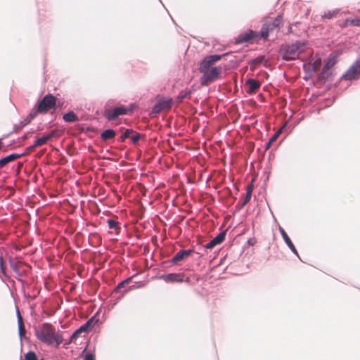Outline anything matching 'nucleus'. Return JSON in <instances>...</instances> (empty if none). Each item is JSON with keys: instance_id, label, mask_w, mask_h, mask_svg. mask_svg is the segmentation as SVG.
<instances>
[{"instance_id": "1", "label": "nucleus", "mask_w": 360, "mask_h": 360, "mask_svg": "<svg viewBox=\"0 0 360 360\" xmlns=\"http://www.w3.org/2000/svg\"><path fill=\"white\" fill-rule=\"evenodd\" d=\"M224 55H211L205 57L200 63L199 71L202 75L200 84L208 86L219 79L222 72L221 66H215V63L220 60Z\"/></svg>"}, {"instance_id": "5", "label": "nucleus", "mask_w": 360, "mask_h": 360, "mask_svg": "<svg viewBox=\"0 0 360 360\" xmlns=\"http://www.w3.org/2000/svg\"><path fill=\"white\" fill-rule=\"evenodd\" d=\"M283 15L281 14L278 15L272 22L268 21L264 23L261 30V37L262 39H266L269 32L275 29H279L283 26Z\"/></svg>"}, {"instance_id": "34", "label": "nucleus", "mask_w": 360, "mask_h": 360, "mask_svg": "<svg viewBox=\"0 0 360 360\" xmlns=\"http://www.w3.org/2000/svg\"><path fill=\"white\" fill-rule=\"evenodd\" d=\"M0 269L3 274H5V267L2 257H0Z\"/></svg>"}, {"instance_id": "12", "label": "nucleus", "mask_w": 360, "mask_h": 360, "mask_svg": "<svg viewBox=\"0 0 360 360\" xmlns=\"http://www.w3.org/2000/svg\"><path fill=\"white\" fill-rule=\"evenodd\" d=\"M225 236H226L225 232H221L214 238H213L210 242L207 243L205 247L207 249H212L217 245L221 243L224 240Z\"/></svg>"}, {"instance_id": "32", "label": "nucleus", "mask_w": 360, "mask_h": 360, "mask_svg": "<svg viewBox=\"0 0 360 360\" xmlns=\"http://www.w3.org/2000/svg\"><path fill=\"white\" fill-rule=\"evenodd\" d=\"M13 160L14 159H0V168L4 167L7 163Z\"/></svg>"}, {"instance_id": "14", "label": "nucleus", "mask_w": 360, "mask_h": 360, "mask_svg": "<svg viewBox=\"0 0 360 360\" xmlns=\"http://www.w3.org/2000/svg\"><path fill=\"white\" fill-rule=\"evenodd\" d=\"M245 85L249 87L248 91L249 94L255 93L256 91L260 87V83L254 79H248L245 82Z\"/></svg>"}, {"instance_id": "33", "label": "nucleus", "mask_w": 360, "mask_h": 360, "mask_svg": "<svg viewBox=\"0 0 360 360\" xmlns=\"http://www.w3.org/2000/svg\"><path fill=\"white\" fill-rule=\"evenodd\" d=\"M140 139V134H135L134 136L131 137V141L135 143H136Z\"/></svg>"}, {"instance_id": "18", "label": "nucleus", "mask_w": 360, "mask_h": 360, "mask_svg": "<svg viewBox=\"0 0 360 360\" xmlns=\"http://www.w3.org/2000/svg\"><path fill=\"white\" fill-rule=\"evenodd\" d=\"M115 136V131L113 129H107V130H105L101 134V139L103 141H107V140L114 138Z\"/></svg>"}, {"instance_id": "23", "label": "nucleus", "mask_w": 360, "mask_h": 360, "mask_svg": "<svg viewBox=\"0 0 360 360\" xmlns=\"http://www.w3.org/2000/svg\"><path fill=\"white\" fill-rule=\"evenodd\" d=\"M98 320L95 319L94 317H91L84 324V327L87 329V330L89 332L93 328L94 326L97 323Z\"/></svg>"}, {"instance_id": "3", "label": "nucleus", "mask_w": 360, "mask_h": 360, "mask_svg": "<svg viewBox=\"0 0 360 360\" xmlns=\"http://www.w3.org/2000/svg\"><path fill=\"white\" fill-rule=\"evenodd\" d=\"M56 103V98L51 94L45 96L43 99L38 103L37 112L31 113L30 116L26 118L24 121H22L19 125H16L15 131H18L25 125L31 122L36 116L37 113H46L50 109L53 108Z\"/></svg>"}, {"instance_id": "30", "label": "nucleus", "mask_w": 360, "mask_h": 360, "mask_svg": "<svg viewBox=\"0 0 360 360\" xmlns=\"http://www.w3.org/2000/svg\"><path fill=\"white\" fill-rule=\"evenodd\" d=\"M25 360H38L36 354L34 352H29L25 355Z\"/></svg>"}, {"instance_id": "6", "label": "nucleus", "mask_w": 360, "mask_h": 360, "mask_svg": "<svg viewBox=\"0 0 360 360\" xmlns=\"http://www.w3.org/2000/svg\"><path fill=\"white\" fill-rule=\"evenodd\" d=\"M262 38L261 37V31L259 32L249 30L245 32L240 34L236 39V44H243L245 42H250L254 40H259Z\"/></svg>"}, {"instance_id": "25", "label": "nucleus", "mask_w": 360, "mask_h": 360, "mask_svg": "<svg viewBox=\"0 0 360 360\" xmlns=\"http://www.w3.org/2000/svg\"><path fill=\"white\" fill-rule=\"evenodd\" d=\"M108 225L109 229H114V230L120 229L119 222L117 221H115L113 219H108Z\"/></svg>"}, {"instance_id": "26", "label": "nucleus", "mask_w": 360, "mask_h": 360, "mask_svg": "<svg viewBox=\"0 0 360 360\" xmlns=\"http://www.w3.org/2000/svg\"><path fill=\"white\" fill-rule=\"evenodd\" d=\"M281 134V131H278L277 132H276L269 139V142L267 143V145H266V148H269L271 145H272L278 139V137Z\"/></svg>"}, {"instance_id": "15", "label": "nucleus", "mask_w": 360, "mask_h": 360, "mask_svg": "<svg viewBox=\"0 0 360 360\" xmlns=\"http://www.w3.org/2000/svg\"><path fill=\"white\" fill-rule=\"evenodd\" d=\"M279 231L287 245L294 253L297 255V252L295 245H293L292 242L291 241L290 238H289L285 230L283 228L280 227Z\"/></svg>"}, {"instance_id": "16", "label": "nucleus", "mask_w": 360, "mask_h": 360, "mask_svg": "<svg viewBox=\"0 0 360 360\" xmlns=\"http://www.w3.org/2000/svg\"><path fill=\"white\" fill-rule=\"evenodd\" d=\"M17 315H18V328H19V335L20 337L25 336V328L23 323L22 317L20 315V313L19 310L17 311Z\"/></svg>"}, {"instance_id": "39", "label": "nucleus", "mask_w": 360, "mask_h": 360, "mask_svg": "<svg viewBox=\"0 0 360 360\" xmlns=\"http://www.w3.org/2000/svg\"><path fill=\"white\" fill-rule=\"evenodd\" d=\"M248 243H249L250 244H251V245H253L252 241H251V240H248Z\"/></svg>"}, {"instance_id": "29", "label": "nucleus", "mask_w": 360, "mask_h": 360, "mask_svg": "<svg viewBox=\"0 0 360 360\" xmlns=\"http://www.w3.org/2000/svg\"><path fill=\"white\" fill-rule=\"evenodd\" d=\"M134 131L132 129H127L120 136V141H124L127 138L129 137L131 134H133Z\"/></svg>"}, {"instance_id": "20", "label": "nucleus", "mask_w": 360, "mask_h": 360, "mask_svg": "<svg viewBox=\"0 0 360 360\" xmlns=\"http://www.w3.org/2000/svg\"><path fill=\"white\" fill-rule=\"evenodd\" d=\"M63 120L65 122H73L78 120V117L73 112H69L63 115Z\"/></svg>"}, {"instance_id": "35", "label": "nucleus", "mask_w": 360, "mask_h": 360, "mask_svg": "<svg viewBox=\"0 0 360 360\" xmlns=\"http://www.w3.org/2000/svg\"><path fill=\"white\" fill-rule=\"evenodd\" d=\"M84 360H95V356L92 354H87L85 356Z\"/></svg>"}, {"instance_id": "2", "label": "nucleus", "mask_w": 360, "mask_h": 360, "mask_svg": "<svg viewBox=\"0 0 360 360\" xmlns=\"http://www.w3.org/2000/svg\"><path fill=\"white\" fill-rule=\"evenodd\" d=\"M35 335L38 340L49 345L56 343L58 346L63 341V336L49 323H44L36 328Z\"/></svg>"}, {"instance_id": "9", "label": "nucleus", "mask_w": 360, "mask_h": 360, "mask_svg": "<svg viewBox=\"0 0 360 360\" xmlns=\"http://www.w3.org/2000/svg\"><path fill=\"white\" fill-rule=\"evenodd\" d=\"M172 104V99H162L160 100L153 108L152 112L155 114H158L164 110L169 109Z\"/></svg>"}, {"instance_id": "38", "label": "nucleus", "mask_w": 360, "mask_h": 360, "mask_svg": "<svg viewBox=\"0 0 360 360\" xmlns=\"http://www.w3.org/2000/svg\"><path fill=\"white\" fill-rule=\"evenodd\" d=\"M22 166V163H19L18 164V169H20V168Z\"/></svg>"}, {"instance_id": "21", "label": "nucleus", "mask_w": 360, "mask_h": 360, "mask_svg": "<svg viewBox=\"0 0 360 360\" xmlns=\"http://www.w3.org/2000/svg\"><path fill=\"white\" fill-rule=\"evenodd\" d=\"M345 25L360 27V17L354 18H347L345 22Z\"/></svg>"}, {"instance_id": "24", "label": "nucleus", "mask_w": 360, "mask_h": 360, "mask_svg": "<svg viewBox=\"0 0 360 360\" xmlns=\"http://www.w3.org/2000/svg\"><path fill=\"white\" fill-rule=\"evenodd\" d=\"M52 136V134H49V135H46V136H44L42 137H40V138H38L36 141H35V146H41L43 144H44L45 143H46V141Z\"/></svg>"}, {"instance_id": "28", "label": "nucleus", "mask_w": 360, "mask_h": 360, "mask_svg": "<svg viewBox=\"0 0 360 360\" xmlns=\"http://www.w3.org/2000/svg\"><path fill=\"white\" fill-rule=\"evenodd\" d=\"M338 11H328L324 13V14L323 15V17L328 18V19H331L336 16V15L338 14Z\"/></svg>"}, {"instance_id": "4", "label": "nucleus", "mask_w": 360, "mask_h": 360, "mask_svg": "<svg viewBox=\"0 0 360 360\" xmlns=\"http://www.w3.org/2000/svg\"><path fill=\"white\" fill-rule=\"evenodd\" d=\"M305 50L306 43L296 41L291 44L282 45L280 49V55L285 60H295Z\"/></svg>"}, {"instance_id": "41", "label": "nucleus", "mask_w": 360, "mask_h": 360, "mask_svg": "<svg viewBox=\"0 0 360 360\" xmlns=\"http://www.w3.org/2000/svg\"><path fill=\"white\" fill-rule=\"evenodd\" d=\"M162 159H159L160 164H162Z\"/></svg>"}, {"instance_id": "19", "label": "nucleus", "mask_w": 360, "mask_h": 360, "mask_svg": "<svg viewBox=\"0 0 360 360\" xmlns=\"http://www.w3.org/2000/svg\"><path fill=\"white\" fill-rule=\"evenodd\" d=\"M89 331L87 330V329L84 327V325H82L77 330H76L73 334L71 335L70 337V340L71 341H73L75 340H76L79 335L80 334H82V333H88Z\"/></svg>"}, {"instance_id": "13", "label": "nucleus", "mask_w": 360, "mask_h": 360, "mask_svg": "<svg viewBox=\"0 0 360 360\" xmlns=\"http://www.w3.org/2000/svg\"><path fill=\"white\" fill-rule=\"evenodd\" d=\"M262 63L264 65V66H267V60L265 59V57L264 56H259L251 60L250 63V70H255Z\"/></svg>"}, {"instance_id": "10", "label": "nucleus", "mask_w": 360, "mask_h": 360, "mask_svg": "<svg viewBox=\"0 0 360 360\" xmlns=\"http://www.w3.org/2000/svg\"><path fill=\"white\" fill-rule=\"evenodd\" d=\"M184 275L183 274L171 273L162 275L160 278L167 283H182Z\"/></svg>"}, {"instance_id": "7", "label": "nucleus", "mask_w": 360, "mask_h": 360, "mask_svg": "<svg viewBox=\"0 0 360 360\" xmlns=\"http://www.w3.org/2000/svg\"><path fill=\"white\" fill-rule=\"evenodd\" d=\"M130 110L121 105L113 109H108L104 112V116L108 120H115L118 116L127 114Z\"/></svg>"}, {"instance_id": "27", "label": "nucleus", "mask_w": 360, "mask_h": 360, "mask_svg": "<svg viewBox=\"0 0 360 360\" xmlns=\"http://www.w3.org/2000/svg\"><path fill=\"white\" fill-rule=\"evenodd\" d=\"M131 281V278H127L124 281L120 282L115 289V292H119L121 288H124Z\"/></svg>"}, {"instance_id": "31", "label": "nucleus", "mask_w": 360, "mask_h": 360, "mask_svg": "<svg viewBox=\"0 0 360 360\" xmlns=\"http://www.w3.org/2000/svg\"><path fill=\"white\" fill-rule=\"evenodd\" d=\"M335 63V61L333 58H329L327 61V63L324 65L323 70H328L330 68H332Z\"/></svg>"}, {"instance_id": "8", "label": "nucleus", "mask_w": 360, "mask_h": 360, "mask_svg": "<svg viewBox=\"0 0 360 360\" xmlns=\"http://www.w3.org/2000/svg\"><path fill=\"white\" fill-rule=\"evenodd\" d=\"M360 75V60L355 61L344 74L343 78L347 80L357 79Z\"/></svg>"}, {"instance_id": "37", "label": "nucleus", "mask_w": 360, "mask_h": 360, "mask_svg": "<svg viewBox=\"0 0 360 360\" xmlns=\"http://www.w3.org/2000/svg\"><path fill=\"white\" fill-rule=\"evenodd\" d=\"M4 148V144L2 141L0 139V150H1Z\"/></svg>"}, {"instance_id": "11", "label": "nucleus", "mask_w": 360, "mask_h": 360, "mask_svg": "<svg viewBox=\"0 0 360 360\" xmlns=\"http://www.w3.org/2000/svg\"><path fill=\"white\" fill-rule=\"evenodd\" d=\"M193 252V249L181 250L175 255L174 257H172V262L174 264H177L179 262L187 259L192 255Z\"/></svg>"}, {"instance_id": "36", "label": "nucleus", "mask_w": 360, "mask_h": 360, "mask_svg": "<svg viewBox=\"0 0 360 360\" xmlns=\"http://www.w3.org/2000/svg\"><path fill=\"white\" fill-rule=\"evenodd\" d=\"M5 158H20V155L13 153L6 156Z\"/></svg>"}, {"instance_id": "40", "label": "nucleus", "mask_w": 360, "mask_h": 360, "mask_svg": "<svg viewBox=\"0 0 360 360\" xmlns=\"http://www.w3.org/2000/svg\"><path fill=\"white\" fill-rule=\"evenodd\" d=\"M248 243H249L250 244H251V245H253L252 241H251V240H248Z\"/></svg>"}, {"instance_id": "17", "label": "nucleus", "mask_w": 360, "mask_h": 360, "mask_svg": "<svg viewBox=\"0 0 360 360\" xmlns=\"http://www.w3.org/2000/svg\"><path fill=\"white\" fill-rule=\"evenodd\" d=\"M252 191H253V186L251 184L247 186L246 195L243 199V203L241 205L242 207H244L246 204H248L250 202V200L251 199Z\"/></svg>"}, {"instance_id": "22", "label": "nucleus", "mask_w": 360, "mask_h": 360, "mask_svg": "<svg viewBox=\"0 0 360 360\" xmlns=\"http://www.w3.org/2000/svg\"><path fill=\"white\" fill-rule=\"evenodd\" d=\"M321 64V58H318L313 60V61H311V63H309V66L313 72H316L319 69Z\"/></svg>"}]
</instances>
